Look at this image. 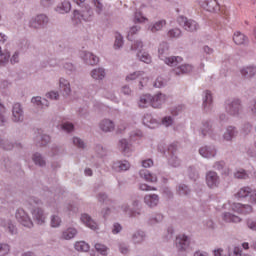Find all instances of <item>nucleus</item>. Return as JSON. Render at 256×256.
<instances>
[{
	"instance_id": "nucleus-40",
	"label": "nucleus",
	"mask_w": 256,
	"mask_h": 256,
	"mask_svg": "<svg viewBox=\"0 0 256 256\" xmlns=\"http://www.w3.org/2000/svg\"><path fill=\"white\" fill-rule=\"evenodd\" d=\"M143 125L149 127V129H155V126L157 125V120L154 119L153 116L147 114L143 118Z\"/></svg>"
},
{
	"instance_id": "nucleus-20",
	"label": "nucleus",
	"mask_w": 256,
	"mask_h": 256,
	"mask_svg": "<svg viewBox=\"0 0 256 256\" xmlns=\"http://www.w3.org/2000/svg\"><path fill=\"white\" fill-rule=\"evenodd\" d=\"M99 129H101L103 133H112V131H115V123L110 119H103L99 123Z\"/></svg>"
},
{
	"instance_id": "nucleus-43",
	"label": "nucleus",
	"mask_w": 256,
	"mask_h": 256,
	"mask_svg": "<svg viewBox=\"0 0 256 256\" xmlns=\"http://www.w3.org/2000/svg\"><path fill=\"white\" fill-rule=\"evenodd\" d=\"M164 219L163 214L161 213H156L154 215H152L149 219H148V223L149 225H157V223H162Z\"/></svg>"
},
{
	"instance_id": "nucleus-54",
	"label": "nucleus",
	"mask_w": 256,
	"mask_h": 256,
	"mask_svg": "<svg viewBox=\"0 0 256 256\" xmlns=\"http://www.w3.org/2000/svg\"><path fill=\"white\" fill-rule=\"evenodd\" d=\"M121 47H123V36L120 33H116L114 48L121 49Z\"/></svg>"
},
{
	"instance_id": "nucleus-31",
	"label": "nucleus",
	"mask_w": 256,
	"mask_h": 256,
	"mask_svg": "<svg viewBox=\"0 0 256 256\" xmlns=\"http://www.w3.org/2000/svg\"><path fill=\"white\" fill-rule=\"evenodd\" d=\"M222 219L225 223H241V217L231 213V212H224L222 214Z\"/></svg>"
},
{
	"instance_id": "nucleus-44",
	"label": "nucleus",
	"mask_w": 256,
	"mask_h": 256,
	"mask_svg": "<svg viewBox=\"0 0 256 256\" xmlns=\"http://www.w3.org/2000/svg\"><path fill=\"white\" fill-rule=\"evenodd\" d=\"M11 58V54L9 52H3L0 47V65L1 67H5L7 63H9V59Z\"/></svg>"
},
{
	"instance_id": "nucleus-5",
	"label": "nucleus",
	"mask_w": 256,
	"mask_h": 256,
	"mask_svg": "<svg viewBox=\"0 0 256 256\" xmlns=\"http://www.w3.org/2000/svg\"><path fill=\"white\" fill-rule=\"evenodd\" d=\"M49 25V17L45 14H39L36 17L32 18L29 23L31 29H45Z\"/></svg>"
},
{
	"instance_id": "nucleus-14",
	"label": "nucleus",
	"mask_w": 256,
	"mask_h": 256,
	"mask_svg": "<svg viewBox=\"0 0 256 256\" xmlns=\"http://www.w3.org/2000/svg\"><path fill=\"white\" fill-rule=\"evenodd\" d=\"M175 243L178 251H187V249H189V245H191V239L187 235L183 234L176 238Z\"/></svg>"
},
{
	"instance_id": "nucleus-47",
	"label": "nucleus",
	"mask_w": 256,
	"mask_h": 256,
	"mask_svg": "<svg viewBox=\"0 0 256 256\" xmlns=\"http://www.w3.org/2000/svg\"><path fill=\"white\" fill-rule=\"evenodd\" d=\"M137 57L140 61H142V63H151V55H149L147 52H138Z\"/></svg>"
},
{
	"instance_id": "nucleus-30",
	"label": "nucleus",
	"mask_w": 256,
	"mask_h": 256,
	"mask_svg": "<svg viewBox=\"0 0 256 256\" xmlns=\"http://www.w3.org/2000/svg\"><path fill=\"white\" fill-rule=\"evenodd\" d=\"M81 221L86 225V227H89V229H92V231H95L97 229V222L89 214H82L81 215Z\"/></svg>"
},
{
	"instance_id": "nucleus-6",
	"label": "nucleus",
	"mask_w": 256,
	"mask_h": 256,
	"mask_svg": "<svg viewBox=\"0 0 256 256\" xmlns=\"http://www.w3.org/2000/svg\"><path fill=\"white\" fill-rule=\"evenodd\" d=\"M15 218L18 223H20V225H23V227H28L29 229L33 227V220L31 217H29V214L25 212L23 208L17 209Z\"/></svg>"
},
{
	"instance_id": "nucleus-64",
	"label": "nucleus",
	"mask_w": 256,
	"mask_h": 256,
	"mask_svg": "<svg viewBox=\"0 0 256 256\" xmlns=\"http://www.w3.org/2000/svg\"><path fill=\"white\" fill-rule=\"evenodd\" d=\"M246 225L251 231H256V219H248Z\"/></svg>"
},
{
	"instance_id": "nucleus-22",
	"label": "nucleus",
	"mask_w": 256,
	"mask_h": 256,
	"mask_svg": "<svg viewBox=\"0 0 256 256\" xmlns=\"http://www.w3.org/2000/svg\"><path fill=\"white\" fill-rule=\"evenodd\" d=\"M201 6L206 11L213 13L215 11H219V5L217 4V0H202Z\"/></svg>"
},
{
	"instance_id": "nucleus-12",
	"label": "nucleus",
	"mask_w": 256,
	"mask_h": 256,
	"mask_svg": "<svg viewBox=\"0 0 256 256\" xmlns=\"http://www.w3.org/2000/svg\"><path fill=\"white\" fill-rule=\"evenodd\" d=\"M199 155L204 159H211L217 155V147L215 145L202 146L199 149Z\"/></svg>"
},
{
	"instance_id": "nucleus-7",
	"label": "nucleus",
	"mask_w": 256,
	"mask_h": 256,
	"mask_svg": "<svg viewBox=\"0 0 256 256\" xmlns=\"http://www.w3.org/2000/svg\"><path fill=\"white\" fill-rule=\"evenodd\" d=\"M30 213L36 225H45L47 217L45 216V211L41 207L30 208Z\"/></svg>"
},
{
	"instance_id": "nucleus-15",
	"label": "nucleus",
	"mask_w": 256,
	"mask_h": 256,
	"mask_svg": "<svg viewBox=\"0 0 256 256\" xmlns=\"http://www.w3.org/2000/svg\"><path fill=\"white\" fill-rule=\"evenodd\" d=\"M213 170L221 173L223 177H229V173L231 172V170L229 169V167H227V164L223 160L214 162Z\"/></svg>"
},
{
	"instance_id": "nucleus-38",
	"label": "nucleus",
	"mask_w": 256,
	"mask_h": 256,
	"mask_svg": "<svg viewBox=\"0 0 256 256\" xmlns=\"http://www.w3.org/2000/svg\"><path fill=\"white\" fill-rule=\"evenodd\" d=\"M233 41L236 45H245V43L249 42L247 36L241 32L234 33Z\"/></svg>"
},
{
	"instance_id": "nucleus-19",
	"label": "nucleus",
	"mask_w": 256,
	"mask_h": 256,
	"mask_svg": "<svg viewBox=\"0 0 256 256\" xmlns=\"http://www.w3.org/2000/svg\"><path fill=\"white\" fill-rule=\"evenodd\" d=\"M232 210L236 213H242L243 215H249V213H253V207L249 204H241V203H234L232 205Z\"/></svg>"
},
{
	"instance_id": "nucleus-39",
	"label": "nucleus",
	"mask_w": 256,
	"mask_h": 256,
	"mask_svg": "<svg viewBox=\"0 0 256 256\" xmlns=\"http://www.w3.org/2000/svg\"><path fill=\"white\" fill-rule=\"evenodd\" d=\"M167 25V22L165 20H159L155 22L154 24H150L148 29L151 31V33H157V31H161Z\"/></svg>"
},
{
	"instance_id": "nucleus-48",
	"label": "nucleus",
	"mask_w": 256,
	"mask_h": 256,
	"mask_svg": "<svg viewBox=\"0 0 256 256\" xmlns=\"http://www.w3.org/2000/svg\"><path fill=\"white\" fill-rule=\"evenodd\" d=\"M74 247L76 251H83V252L89 251V244H87V242L85 241L76 242Z\"/></svg>"
},
{
	"instance_id": "nucleus-9",
	"label": "nucleus",
	"mask_w": 256,
	"mask_h": 256,
	"mask_svg": "<svg viewBox=\"0 0 256 256\" xmlns=\"http://www.w3.org/2000/svg\"><path fill=\"white\" fill-rule=\"evenodd\" d=\"M239 199H246L249 197V202L256 205V190L251 189V187H242L236 194Z\"/></svg>"
},
{
	"instance_id": "nucleus-42",
	"label": "nucleus",
	"mask_w": 256,
	"mask_h": 256,
	"mask_svg": "<svg viewBox=\"0 0 256 256\" xmlns=\"http://www.w3.org/2000/svg\"><path fill=\"white\" fill-rule=\"evenodd\" d=\"M77 235V229L75 228H68L62 233V239H65L66 241H69L73 239Z\"/></svg>"
},
{
	"instance_id": "nucleus-27",
	"label": "nucleus",
	"mask_w": 256,
	"mask_h": 256,
	"mask_svg": "<svg viewBox=\"0 0 256 256\" xmlns=\"http://www.w3.org/2000/svg\"><path fill=\"white\" fill-rule=\"evenodd\" d=\"M211 133H213V124H211V121H202V126L200 127V134L202 137H207V135H211Z\"/></svg>"
},
{
	"instance_id": "nucleus-63",
	"label": "nucleus",
	"mask_w": 256,
	"mask_h": 256,
	"mask_svg": "<svg viewBox=\"0 0 256 256\" xmlns=\"http://www.w3.org/2000/svg\"><path fill=\"white\" fill-rule=\"evenodd\" d=\"M61 225V217L53 215L51 217V227H59Z\"/></svg>"
},
{
	"instance_id": "nucleus-2",
	"label": "nucleus",
	"mask_w": 256,
	"mask_h": 256,
	"mask_svg": "<svg viewBox=\"0 0 256 256\" xmlns=\"http://www.w3.org/2000/svg\"><path fill=\"white\" fill-rule=\"evenodd\" d=\"M167 51H169V44L162 42L158 48V55L166 65H169V67H177V65L183 63V58L180 56L163 57V55L167 54Z\"/></svg>"
},
{
	"instance_id": "nucleus-25",
	"label": "nucleus",
	"mask_w": 256,
	"mask_h": 256,
	"mask_svg": "<svg viewBox=\"0 0 256 256\" xmlns=\"http://www.w3.org/2000/svg\"><path fill=\"white\" fill-rule=\"evenodd\" d=\"M59 87L64 97H69V95H71V83H69V80L60 78Z\"/></svg>"
},
{
	"instance_id": "nucleus-17",
	"label": "nucleus",
	"mask_w": 256,
	"mask_h": 256,
	"mask_svg": "<svg viewBox=\"0 0 256 256\" xmlns=\"http://www.w3.org/2000/svg\"><path fill=\"white\" fill-rule=\"evenodd\" d=\"M80 57L86 65H97V63H99V57L88 51H82Z\"/></svg>"
},
{
	"instance_id": "nucleus-24",
	"label": "nucleus",
	"mask_w": 256,
	"mask_h": 256,
	"mask_svg": "<svg viewBox=\"0 0 256 256\" xmlns=\"http://www.w3.org/2000/svg\"><path fill=\"white\" fill-rule=\"evenodd\" d=\"M37 147H45L51 142V137L47 134L38 133L34 139Z\"/></svg>"
},
{
	"instance_id": "nucleus-56",
	"label": "nucleus",
	"mask_w": 256,
	"mask_h": 256,
	"mask_svg": "<svg viewBox=\"0 0 256 256\" xmlns=\"http://www.w3.org/2000/svg\"><path fill=\"white\" fill-rule=\"evenodd\" d=\"M98 203H107L109 195L106 192H99L96 196Z\"/></svg>"
},
{
	"instance_id": "nucleus-1",
	"label": "nucleus",
	"mask_w": 256,
	"mask_h": 256,
	"mask_svg": "<svg viewBox=\"0 0 256 256\" xmlns=\"http://www.w3.org/2000/svg\"><path fill=\"white\" fill-rule=\"evenodd\" d=\"M120 209L130 218L141 217V200H139L137 196H132L131 205H129V203H123Z\"/></svg>"
},
{
	"instance_id": "nucleus-34",
	"label": "nucleus",
	"mask_w": 256,
	"mask_h": 256,
	"mask_svg": "<svg viewBox=\"0 0 256 256\" xmlns=\"http://www.w3.org/2000/svg\"><path fill=\"white\" fill-rule=\"evenodd\" d=\"M174 74L179 76V75H187L188 73H191L193 71V66L190 64H184L178 66L176 69L173 70Z\"/></svg>"
},
{
	"instance_id": "nucleus-10",
	"label": "nucleus",
	"mask_w": 256,
	"mask_h": 256,
	"mask_svg": "<svg viewBox=\"0 0 256 256\" xmlns=\"http://www.w3.org/2000/svg\"><path fill=\"white\" fill-rule=\"evenodd\" d=\"M25 119V113L23 112V106L19 103H15L12 107V121L14 123H23Z\"/></svg>"
},
{
	"instance_id": "nucleus-57",
	"label": "nucleus",
	"mask_w": 256,
	"mask_h": 256,
	"mask_svg": "<svg viewBox=\"0 0 256 256\" xmlns=\"http://www.w3.org/2000/svg\"><path fill=\"white\" fill-rule=\"evenodd\" d=\"M165 85H167V80H165V78L161 76L156 78L154 82V87H156L157 89H161V87H165Z\"/></svg>"
},
{
	"instance_id": "nucleus-45",
	"label": "nucleus",
	"mask_w": 256,
	"mask_h": 256,
	"mask_svg": "<svg viewBox=\"0 0 256 256\" xmlns=\"http://www.w3.org/2000/svg\"><path fill=\"white\" fill-rule=\"evenodd\" d=\"M27 203L31 207H39V205H43V201L35 196H30L27 198Z\"/></svg>"
},
{
	"instance_id": "nucleus-23",
	"label": "nucleus",
	"mask_w": 256,
	"mask_h": 256,
	"mask_svg": "<svg viewBox=\"0 0 256 256\" xmlns=\"http://www.w3.org/2000/svg\"><path fill=\"white\" fill-rule=\"evenodd\" d=\"M176 195H179V197H191V188L187 184L180 183L176 186Z\"/></svg>"
},
{
	"instance_id": "nucleus-35",
	"label": "nucleus",
	"mask_w": 256,
	"mask_h": 256,
	"mask_svg": "<svg viewBox=\"0 0 256 256\" xmlns=\"http://www.w3.org/2000/svg\"><path fill=\"white\" fill-rule=\"evenodd\" d=\"M32 161L34 165H37L38 167H47V160H45V158L39 152L32 155Z\"/></svg>"
},
{
	"instance_id": "nucleus-28",
	"label": "nucleus",
	"mask_w": 256,
	"mask_h": 256,
	"mask_svg": "<svg viewBox=\"0 0 256 256\" xmlns=\"http://www.w3.org/2000/svg\"><path fill=\"white\" fill-rule=\"evenodd\" d=\"M244 79H253L256 76V66H246L240 70Z\"/></svg>"
},
{
	"instance_id": "nucleus-58",
	"label": "nucleus",
	"mask_w": 256,
	"mask_h": 256,
	"mask_svg": "<svg viewBox=\"0 0 256 256\" xmlns=\"http://www.w3.org/2000/svg\"><path fill=\"white\" fill-rule=\"evenodd\" d=\"M168 37H170V39H177V37H181V30L179 28L169 30Z\"/></svg>"
},
{
	"instance_id": "nucleus-8",
	"label": "nucleus",
	"mask_w": 256,
	"mask_h": 256,
	"mask_svg": "<svg viewBox=\"0 0 256 256\" xmlns=\"http://www.w3.org/2000/svg\"><path fill=\"white\" fill-rule=\"evenodd\" d=\"M178 23L185 31H189L190 33H193L194 31H197L199 29V24L195 22V20L187 19L185 16H180L178 18Z\"/></svg>"
},
{
	"instance_id": "nucleus-29",
	"label": "nucleus",
	"mask_w": 256,
	"mask_h": 256,
	"mask_svg": "<svg viewBox=\"0 0 256 256\" xmlns=\"http://www.w3.org/2000/svg\"><path fill=\"white\" fill-rule=\"evenodd\" d=\"M152 99L153 96L151 94H144L140 96L138 106L140 107V109H145L149 106H152Z\"/></svg>"
},
{
	"instance_id": "nucleus-21",
	"label": "nucleus",
	"mask_w": 256,
	"mask_h": 256,
	"mask_svg": "<svg viewBox=\"0 0 256 256\" xmlns=\"http://www.w3.org/2000/svg\"><path fill=\"white\" fill-rule=\"evenodd\" d=\"M144 203L145 205H147V207H150V209H153V207H157V205H159V195L157 194L145 195Z\"/></svg>"
},
{
	"instance_id": "nucleus-59",
	"label": "nucleus",
	"mask_w": 256,
	"mask_h": 256,
	"mask_svg": "<svg viewBox=\"0 0 256 256\" xmlns=\"http://www.w3.org/2000/svg\"><path fill=\"white\" fill-rule=\"evenodd\" d=\"M95 152L97 153L98 157H106L107 155V149L103 148L101 144L96 145Z\"/></svg>"
},
{
	"instance_id": "nucleus-49",
	"label": "nucleus",
	"mask_w": 256,
	"mask_h": 256,
	"mask_svg": "<svg viewBox=\"0 0 256 256\" xmlns=\"http://www.w3.org/2000/svg\"><path fill=\"white\" fill-rule=\"evenodd\" d=\"M188 176H189V179H191L192 181H196L199 179V172H197L195 167L190 166L188 168Z\"/></svg>"
},
{
	"instance_id": "nucleus-3",
	"label": "nucleus",
	"mask_w": 256,
	"mask_h": 256,
	"mask_svg": "<svg viewBox=\"0 0 256 256\" xmlns=\"http://www.w3.org/2000/svg\"><path fill=\"white\" fill-rule=\"evenodd\" d=\"M224 109L231 117H239V114L243 110L241 100L234 98L225 101Z\"/></svg>"
},
{
	"instance_id": "nucleus-33",
	"label": "nucleus",
	"mask_w": 256,
	"mask_h": 256,
	"mask_svg": "<svg viewBox=\"0 0 256 256\" xmlns=\"http://www.w3.org/2000/svg\"><path fill=\"white\" fill-rule=\"evenodd\" d=\"M147 235L142 230H138L132 234V243L134 245H141L145 241Z\"/></svg>"
},
{
	"instance_id": "nucleus-16",
	"label": "nucleus",
	"mask_w": 256,
	"mask_h": 256,
	"mask_svg": "<svg viewBox=\"0 0 256 256\" xmlns=\"http://www.w3.org/2000/svg\"><path fill=\"white\" fill-rule=\"evenodd\" d=\"M74 17L76 19H83V21H89L91 17H93V9L89 6H85V8L82 10V13L78 10L74 11Z\"/></svg>"
},
{
	"instance_id": "nucleus-37",
	"label": "nucleus",
	"mask_w": 256,
	"mask_h": 256,
	"mask_svg": "<svg viewBox=\"0 0 256 256\" xmlns=\"http://www.w3.org/2000/svg\"><path fill=\"white\" fill-rule=\"evenodd\" d=\"M91 77L96 81H103L105 79V69L96 68L91 71Z\"/></svg>"
},
{
	"instance_id": "nucleus-11",
	"label": "nucleus",
	"mask_w": 256,
	"mask_h": 256,
	"mask_svg": "<svg viewBox=\"0 0 256 256\" xmlns=\"http://www.w3.org/2000/svg\"><path fill=\"white\" fill-rule=\"evenodd\" d=\"M168 153L170 157L168 158V163L171 167H179L181 165V160L175 155L177 153V144H171L168 146Z\"/></svg>"
},
{
	"instance_id": "nucleus-53",
	"label": "nucleus",
	"mask_w": 256,
	"mask_h": 256,
	"mask_svg": "<svg viewBox=\"0 0 256 256\" xmlns=\"http://www.w3.org/2000/svg\"><path fill=\"white\" fill-rule=\"evenodd\" d=\"M63 69L66 71L68 75H73L77 69L73 65V63L66 62L63 64Z\"/></svg>"
},
{
	"instance_id": "nucleus-62",
	"label": "nucleus",
	"mask_w": 256,
	"mask_h": 256,
	"mask_svg": "<svg viewBox=\"0 0 256 256\" xmlns=\"http://www.w3.org/2000/svg\"><path fill=\"white\" fill-rule=\"evenodd\" d=\"M235 179H249V174L245 170H239L234 174Z\"/></svg>"
},
{
	"instance_id": "nucleus-55",
	"label": "nucleus",
	"mask_w": 256,
	"mask_h": 256,
	"mask_svg": "<svg viewBox=\"0 0 256 256\" xmlns=\"http://www.w3.org/2000/svg\"><path fill=\"white\" fill-rule=\"evenodd\" d=\"M9 251H11V246L7 243H0V256L9 255Z\"/></svg>"
},
{
	"instance_id": "nucleus-26",
	"label": "nucleus",
	"mask_w": 256,
	"mask_h": 256,
	"mask_svg": "<svg viewBox=\"0 0 256 256\" xmlns=\"http://www.w3.org/2000/svg\"><path fill=\"white\" fill-rule=\"evenodd\" d=\"M237 135H239L237 128L235 126H228L223 134V139L225 141H233Z\"/></svg>"
},
{
	"instance_id": "nucleus-41",
	"label": "nucleus",
	"mask_w": 256,
	"mask_h": 256,
	"mask_svg": "<svg viewBox=\"0 0 256 256\" xmlns=\"http://www.w3.org/2000/svg\"><path fill=\"white\" fill-rule=\"evenodd\" d=\"M31 102L37 107H49V101L45 98H41V96L33 97Z\"/></svg>"
},
{
	"instance_id": "nucleus-36",
	"label": "nucleus",
	"mask_w": 256,
	"mask_h": 256,
	"mask_svg": "<svg viewBox=\"0 0 256 256\" xmlns=\"http://www.w3.org/2000/svg\"><path fill=\"white\" fill-rule=\"evenodd\" d=\"M139 175L142 179H145L148 183H157V175L151 174L148 170H140Z\"/></svg>"
},
{
	"instance_id": "nucleus-61",
	"label": "nucleus",
	"mask_w": 256,
	"mask_h": 256,
	"mask_svg": "<svg viewBox=\"0 0 256 256\" xmlns=\"http://www.w3.org/2000/svg\"><path fill=\"white\" fill-rule=\"evenodd\" d=\"M95 249L98 253H100V255H107V251H108L107 246L97 243L95 244Z\"/></svg>"
},
{
	"instance_id": "nucleus-13",
	"label": "nucleus",
	"mask_w": 256,
	"mask_h": 256,
	"mask_svg": "<svg viewBox=\"0 0 256 256\" xmlns=\"http://www.w3.org/2000/svg\"><path fill=\"white\" fill-rule=\"evenodd\" d=\"M202 108L205 113H211L213 111V95L209 90L204 91Z\"/></svg>"
},
{
	"instance_id": "nucleus-4",
	"label": "nucleus",
	"mask_w": 256,
	"mask_h": 256,
	"mask_svg": "<svg viewBox=\"0 0 256 256\" xmlns=\"http://www.w3.org/2000/svg\"><path fill=\"white\" fill-rule=\"evenodd\" d=\"M205 179L206 185L209 189H218V187L221 185V176H219L215 170L208 171Z\"/></svg>"
},
{
	"instance_id": "nucleus-18",
	"label": "nucleus",
	"mask_w": 256,
	"mask_h": 256,
	"mask_svg": "<svg viewBox=\"0 0 256 256\" xmlns=\"http://www.w3.org/2000/svg\"><path fill=\"white\" fill-rule=\"evenodd\" d=\"M131 164L127 160H118L113 162L112 169L116 173H121V171H129Z\"/></svg>"
},
{
	"instance_id": "nucleus-60",
	"label": "nucleus",
	"mask_w": 256,
	"mask_h": 256,
	"mask_svg": "<svg viewBox=\"0 0 256 256\" xmlns=\"http://www.w3.org/2000/svg\"><path fill=\"white\" fill-rule=\"evenodd\" d=\"M145 72L143 71H136L133 72L131 74H129L128 76H126V81H135V79H137V77H141V75H144Z\"/></svg>"
},
{
	"instance_id": "nucleus-51",
	"label": "nucleus",
	"mask_w": 256,
	"mask_h": 256,
	"mask_svg": "<svg viewBox=\"0 0 256 256\" xmlns=\"http://www.w3.org/2000/svg\"><path fill=\"white\" fill-rule=\"evenodd\" d=\"M58 11H60L61 13H69V11H71V2H62L61 5L58 7Z\"/></svg>"
},
{
	"instance_id": "nucleus-32",
	"label": "nucleus",
	"mask_w": 256,
	"mask_h": 256,
	"mask_svg": "<svg viewBox=\"0 0 256 256\" xmlns=\"http://www.w3.org/2000/svg\"><path fill=\"white\" fill-rule=\"evenodd\" d=\"M165 99L166 97L162 93H158L157 95L152 96V107L154 109H159V107H161L165 103Z\"/></svg>"
},
{
	"instance_id": "nucleus-50",
	"label": "nucleus",
	"mask_w": 256,
	"mask_h": 256,
	"mask_svg": "<svg viewBox=\"0 0 256 256\" xmlns=\"http://www.w3.org/2000/svg\"><path fill=\"white\" fill-rule=\"evenodd\" d=\"M139 31H141V26L140 25H134L130 28L129 32H128V36L127 39L129 41H133V39L131 37H133V35H137V33H139Z\"/></svg>"
},
{
	"instance_id": "nucleus-52",
	"label": "nucleus",
	"mask_w": 256,
	"mask_h": 256,
	"mask_svg": "<svg viewBox=\"0 0 256 256\" xmlns=\"http://www.w3.org/2000/svg\"><path fill=\"white\" fill-rule=\"evenodd\" d=\"M119 147L122 153H129L131 145L127 142L126 139H122L119 141Z\"/></svg>"
},
{
	"instance_id": "nucleus-46",
	"label": "nucleus",
	"mask_w": 256,
	"mask_h": 256,
	"mask_svg": "<svg viewBox=\"0 0 256 256\" xmlns=\"http://www.w3.org/2000/svg\"><path fill=\"white\" fill-rule=\"evenodd\" d=\"M0 147L2 149H5V151H11V149H13V147H15V144L11 143V141H9L7 139L0 138Z\"/></svg>"
}]
</instances>
